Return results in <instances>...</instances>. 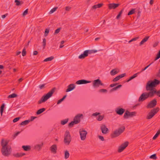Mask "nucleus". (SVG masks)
<instances>
[{"label":"nucleus","instance_id":"obj_16","mask_svg":"<svg viewBox=\"0 0 160 160\" xmlns=\"http://www.w3.org/2000/svg\"><path fill=\"white\" fill-rule=\"evenodd\" d=\"M125 111V109L122 108H118L116 110V113L119 115H122Z\"/></svg>","mask_w":160,"mask_h":160},{"label":"nucleus","instance_id":"obj_46","mask_svg":"<svg viewBox=\"0 0 160 160\" xmlns=\"http://www.w3.org/2000/svg\"><path fill=\"white\" fill-rule=\"evenodd\" d=\"M153 62H152L151 63H150L149 64L148 66L145 67L144 68L142 69L141 70V71L140 72L141 73L143 72V71L145 70L146 69L149 67L152 63Z\"/></svg>","mask_w":160,"mask_h":160},{"label":"nucleus","instance_id":"obj_31","mask_svg":"<svg viewBox=\"0 0 160 160\" xmlns=\"http://www.w3.org/2000/svg\"><path fill=\"white\" fill-rule=\"evenodd\" d=\"M18 95L17 94L13 93L8 96V98H11L16 97Z\"/></svg>","mask_w":160,"mask_h":160},{"label":"nucleus","instance_id":"obj_19","mask_svg":"<svg viewBox=\"0 0 160 160\" xmlns=\"http://www.w3.org/2000/svg\"><path fill=\"white\" fill-rule=\"evenodd\" d=\"M57 149V146L56 144L53 145L50 148V149L51 152L54 154L56 153Z\"/></svg>","mask_w":160,"mask_h":160},{"label":"nucleus","instance_id":"obj_12","mask_svg":"<svg viewBox=\"0 0 160 160\" xmlns=\"http://www.w3.org/2000/svg\"><path fill=\"white\" fill-rule=\"evenodd\" d=\"M157 104V101L156 99H154L151 101L147 106L148 108H153L156 106Z\"/></svg>","mask_w":160,"mask_h":160},{"label":"nucleus","instance_id":"obj_47","mask_svg":"<svg viewBox=\"0 0 160 160\" xmlns=\"http://www.w3.org/2000/svg\"><path fill=\"white\" fill-rule=\"evenodd\" d=\"M26 49L24 48L22 51V55L23 56H24L26 55Z\"/></svg>","mask_w":160,"mask_h":160},{"label":"nucleus","instance_id":"obj_28","mask_svg":"<svg viewBox=\"0 0 160 160\" xmlns=\"http://www.w3.org/2000/svg\"><path fill=\"white\" fill-rule=\"evenodd\" d=\"M69 156V153L67 150L65 151L64 153V158L66 159H68Z\"/></svg>","mask_w":160,"mask_h":160},{"label":"nucleus","instance_id":"obj_11","mask_svg":"<svg viewBox=\"0 0 160 160\" xmlns=\"http://www.w3.org/2000/svg\"><path fill=\"white\" fill-rule=\"evenodd\" d=\"M103 83H102L99 79L94 80L92 83V86L94 88L98 87L100 85L103 86Z\"/></svg>","mask_w":160,"mask_h":160},{"label":"nucleus","instance_id":"obj_13","mask_svg":"<svg viewBox=\"0 0 160 160\" xmlns=\"http://www.w3.org/2000/svg\"><path fill=\"white\" fill-rule=\"evenodd\" d=\"M91 82V81H88L82 79L80 80L77 81L76 83L77 84H82L89 83Z\"/></svg>","mask_w":160,"mask_h":160},{"label":"nucleus","instance_id":"obj_38","mask_svg":"<svg viewBox=\"0 0 160 160\" xmlns=\"http://www.w3.org/2000/svg\"><path fill=\"white\" fill-rule=\"evenodd\" d=\"M4 106H5L4 104H3L1 107L0 113L1 114V116L2 115V114L3 111V109H4Z\"/></svg>","mask_w":160,"mask_h":160},{"label":"nucleus","instance_id":"obj_49","mask_svg":"<svg viewBox=\"0 0 160 160\" xmlns=\"http://www.w3.org/2000/svg\"><path fill=\"white\" fill-rule=\"evenodd\" d=\"M138 38H139L138 37L134 38L132 39H131L128 42H129V43H130V42H132L136 40L137 39H138Z\"/></svg>","mask_w":160,"mask_h":160},{"label":"nucleus","instance_id":"obj_18","mask_svg":"<svg viewBox=\"0 0 160 160\" xmlns=\"http://www.w3.org/2000/svg\"><path fill=\"white\" fill-rule=\"evenodd\" d=\"M102 132L103 134H106L108 130V129L106 127L104 124L102 125L101 126Z\"/></svg>","mask_w":160,"mask_h":160},{"label":"nucleus","instance_id":"obj_33","mask_svg":"<svg viewBox=\"0 0 160 160\" xmlns=\"http://www.w3.org/2000/svg\"><path fill=\"white\" fill-rule=\"evenodd\" d=\"M118 73L115 69H113L111 70L110 72L111 75L112 76Z\"/></svg>","mask_w":160,"mask_h":160},{"label":"nucleus","instance_id":"obj_48","mask_svg":"<svg viewBox=\"0 0 160 160\" xmlns=\"http://www.w3.org/2000/svg\"><path fill=\"white\" fill-rule=\"evenodd\" d=\"M150 158L156 159L157 158V157L156 154H153L151 155L150 157Z\"/></svg>","mask_w":160,"mask_h":160},{"label":"nucleus","instance_id":"obj_52","mask_svg":"<svg viewBox=\"0 0 160 160\" xmlns=\"http://www.w3.org/2000/svg\"><path fill=\"white\" fill-rule=\"evenodd\" d=\"M46 39L45 38H44L43 39V47L44 48L45 47L46 45Z\"/></svg>","mask_w":160,"mask_h":160},{"label":"nucleus","instance_id":"obj_2","mask_svg":"<svg viewBox=\"0 0 160 160\" xmlns=\"http://www.w3.org/2000/svg\"><path fill=\"white\" fill-rule=\"evenodd\" d=\"M55 89L56 88H53L46 94L43 96L40 100L38 101V104H40L42 102H46L47 100L52 96L53 94L55 91Z\"/></svg>","mask_w":160,"mask_h":160},{"label":"nucleus","instance_id":"obj_64","mask_svg":"<svg viewBox=\"0 0 160 160\" xmlns=\"http://www.w3.org/2000/svg\"><path fill=\"white\" fill-rule=\"evenodd\" d=\"M156 76L158 77H160V69H159L158 72L157 73Z\"/></svg>","mask_w":160,"mask_h":160},{"label":"nucleus","instance_id":"obj_9","mask_svg":"<svg viewBox=\"0 0 160 160\" xmlns=\"http://www.w3.org/2000/svg\"><path fill=\"white\" fill-rule=\"evenodd\" d=\"M79 132L81 140H84L86 139L87 132L85 130L80 129Z\"/></svg>","mask_w":160,"mask_h":160},{"label":"nucleus","instance_id":"obj_21","mask_svg":"<svg viewBox=\"0 0 160 160\" xmlns=\"http://www.w3.org/2000/svg\"><path fill=\"white\" fill-rule=\"evenodd\" d=\"M43 145V142H42L40 144H36L35 146V148L37 150L39 151L41 149Z\"/></svg>","mask_w":160,"mask_h":160},{"label":"nucleus","instance_id":"obj_44","mask_svg":"<svg viewBox=\"0 0 160 160\" xmlns=\"http://www.w3.org/2000/svg\"><path fill=\"white\" fill-rule=\"evenodd\" d=\"M122 11H123V10H122L121 11L119 12V14L116 17V18L117 19H118L119 18L121 17V16L122 13Z\"/></svg>","mask_w":160,"mask_h":160},{"label":"nucleus","instance_id":"obj_35","mask_svg":"<svg viewBox=\"0 0 160 160\" xmlns=\"http://www.w3.org/2000/svg\"><path fill=\"white\" fill-rule=\"evenodd\" d=\"M15 2L16 3V5L17 6H19L23 3L22 2H20L19 0H15Z\"/></svg>","mask_w":160,"mask_h":160},{"label":"nucleus","instance_id":"obj_4","mask_svg":"<svg viewBox=\"0 0 160 160\" xmlns=\"http://www.w3.org/2000/svg\"><path fill=\"white\" fill-rule=\"evenodd\" d=\"M125 129V127H122L115 130L111 134V138H114L118 137L124 131Z\"/></svg>","mask_w":160,"mask_h":160},{"label":"nucleus","instance_id":"obj_53","mask_svg":"<svg viewBox=\"0 0 160 160\" xmlns=\"http://www.w3.org/2000/svg\"><path fill=\"white\" fill-rule=\"evenodd\" d=\"M20 119V118H19V117H18V118H15L13 120V122H17Z\"/></svg>","mask_w":160,"mask_h":160},{"label":"nucleus","instance_id":"obj_26","mask_svg":"<svg viewBox=\"0 0 160 160\" xmlns=\"http://www.w3.org/2000/svg\"><path fill=\"white\" fill-rule=\"evenodd\" d=\"M30 121V120H25L23 122H21L20 125H27Z\"/></svg>","mask_w":160,"mask_h":160},{"label":"nucleus","instance_id":"obj_41","mask_svg":"<svg viewBox=\"0 0 160 160\" xmlns=\"http://www.w3.org/2000/svg\"><path fill=\"white\" fill-rule=\"evenodd\" d=\"M104 118V116L101 115H99L97 118V119L98 121H101Z\"/></svg>","mask_w":160,"mask_h":160},{"label":"nucleus","instance_id":"obj_43","mask_svg":"<svg viewBox=\"0 0 160 160\" xmlns=\"http://www.w3.org/2000/svg\"><path fill=\"white\" fill-rule=\"evenodd\" d=\"M46 85V83H44L43 84L40 85L39 86V88L40 89H44L45 88V86Z\"/></svg>","mask_w":160,"mask_h":160},{"label":"nucleus","instance_id":"obj_61","mask_svg":"<svg viewBox=\"0 0 160 160\" xmlns=\"http://www.w3.org/2000/svg\"><path fill=\"white\" fill-rule=\"evenodd\" d=\"M156 92H158V93H156V94L159 97H160V90H158L157 91L156 90Z\"/></svg>","mask_w":160,"mask_h":160},{"label":"nucleus","instance_id":"obj_20","mask_svg":"<svg viewBox=\"0 0 160 160\" xmlns=\"http://www.w3.org/2000/svg\"><path fill=\"white\" fill-rule=\"evenodd\" d=\"M82 116V114H78L74 117L73 121H77L78 122V123H79L80 121V118Z\"/></svg>","mask_w":160,"mask_h":160},{"label":"nucleus","instance_id":"obj_32","mask_svg":"<svg viewBox=\"0 0 160 160\" xmlns=\"http://www.w3.org/2000/svg\"><path fill=\"white\" fill-rule=\"evenodd\" d=\"M160 134V129H159L158 132H157L156 134L154 136L153 138V139L155 140V139L159 136V135Z\"/></svg>","mask_w":160,"mask_h":160},{"label":"nucleus","instance_id":"obj_42","mask_svg":"<svg viewBox=\"0 0 160 160\" xmlns=\"http://www.w3.org/2000/svg\"><path fill=\"white\" fill-rule=\"evenodd\" d=\"M49 32V29L47 28L45 29V33H44V36L45 37L47 36Z\"/></svg>","mask_w":160,"mask_h":160},{"label":"nucleus","instance_id":"obj_34","mask_svg":"<svg viewBox=\"0 0 160 160\" xmlns=\"http://www.w3.org/2000/svg\"><path fill=\"white\" fill-rule=\"evenodd\" d=\"M66 96H67V95H65L62 98H61V99L58 100L57 102V104H60V103H61L65 98Z\"/></svg>","mask_w":160,"mask_h":160},{"label":"nucleus","instance_id":"obj_15","mask_svg":"<svg viewBox=\"0 0 160 160\" xmlns=\"http://www.w3.org/2000/svg\"><path fill=\"white\" fill-rule=\"evenodd\" d=\"M119 4L118 3H110L108 5V8L109 9H114L118 7Z\"/></svg>","mask_w":160,"mask_h":160},{"label":"nucleus","instance_id":"obj_3","mask_svg":"<svg viewBox=\"0 0 160 160\" xmlns=\"http://www.w3.org/2000/svg\"><path fill=\"white\" fill-rule=\"evenodd\" d=\"M160 81L158 79H155L153 80H149L147 83L146 88H154L159 84Z\"/></svg>","mask_w":160,"mask_h":160},{"label":"nucleus","instance_id":"obj_45","mask_svg":"<svg viewBox=\"0 0 160 160\" xmlns=\"http://www.w3.org/2000/svg\"><path fill=\"white\" fill-rule=\"evenodd\" d=\"M99 92H100L105 93L107 92V90L104 89H101L99 90Z\"/></svg>","mask_w":160,"mask_h":160},{"label":"nucleus","instance_id":"obj_7","mask_svg":"<svg viewBox=\"0 0 160 160\" xmlns=\"http://www.w3.org/2000/svg\"><path fill=\"white\" fill-rule=\"evenodd\" d=\"M136 112H130L128 111L127 110L124 115L123 118L125 119L128 118L129 117H132L136 116Z\"/></svg>","mask_w":160,"mask_h":160},{"label":"nucleus","instance_id":"obj_54","mask_svg":"<svg viewBox=\"0 0 160 160\" xmlns=\"http://www.w3.org/2000/svg\"><path fill=\"white\" fill-rule=\"evenodd\" d=\"M141 73V72H138L137 73L135 74H134L132 76L133 77V78H134L136 77L138 75V74H139L140 73Z\"/></svg>","mask_w":160,"mask_h":160},{"label":"nucleus","instance_id":"obj_58","mask_svg":"<svg viewBox=\"0 0 160 160\" xmlns=\"http://www.w3.org/2000/svg\"><path fill=\"white\" fill-rule=\"evenodd\" d=\"M119 80V79H118V78L117 76L113 79V82H116V81H118V80Z\"/></svg>","mask_w":160,"mask_h":160},{"label":"nucleus","instance_id":"obj_30","mask_svg":"<svg viewBox=\"0 0 160 160\" xmlns=\"http://www.w3.org/2000/svg\"><path fill=\"white\" fill-rule=\"evenodd\" d=\"M54 58L53 56H51L50 57L46 59H45L43 61L44 62H48V61H51L54 59Z\"/></svg>","mask_w":160,"mask_h":160},{"label":"nucleus","instance_id":"obj_23","mask_svg":"<svg viewBox=\"0 0 160 160\" xmlns=\"http://www.w3.org/2000/svg\"><path fill=\"white\" fill-rule=\"evenodd\" d=\"M8 144V142L6 141H4L3 139L2 140L1 142V145L2 146V148H7L8 147L7 146Z\"/></svg>","mask_w":160,"mask_h":160},{"label":"nucleus","instance_id":"obj_8","mask_svg":"<svg viewBox=\"0 0 160 160\" xmlns=\"http://www.w3.org/2000/svg\"><path fill=\"white\" fill-rule=\"evenodd\" d=\"M10 148H9L8 147L7 148H2L1 151L2 155L5 156H8L10 153Z\"/></svg>","mask_w":160,"mask_h":160},{"label":"nucleus","instance_id":"obj_39","mask_svg":"<svg viewBox=\"0 0 160 160\" xmlns=\"http://www.w3.org/2000/svg\"><path fill=\"white\" fill-rule=\"evenodd\" d=\"M68 119H65L61 121V124L62 125H64L65 124H66V123H67V122H68Z\"/></svg>","mask_w":160,"mask_h":160},{"label":"nucleus","instance_id":"obj_10","mask_svg":"<svg viewBox=\"0 0 160 160\" xmlns=\"http://www.w3.org/2000/svg\"><path fill=\"white\" fill-rule=\"evenodd\" d=\"M128 142H126L122 144L120 146L118 147V152H122L128 145Z\"/></svg>","mask_w":160,"mask_h":160},{"label":"nucleus","instance_id":"obj_25","mask_svg":"<svg viewBox=\"0 0 160 160\" xmlns=\"http://www.w3.org/2000/svg\"><path fill=\"white\" fill-rule=\"evenodd\" d=\"M78 123V122L76 121H73L71 122L70 123L68 124V126L69 127H72L74 124H76Z\"/></svg>","mask_w":160,"mask_h":160},{"label":"nucleus","instance_id":"obj_29","mask_svg":"<svg viewBox=\"0 0 160 160\" xmlns=\"http://www.w3.org/2000/svg\"><path fill=\"white\" fill-rule=\"evenodd\" d=\"M46 109L45 108H42L38 110L37 112V114L38 115H39L43 112Z\"/></svg>","mask_w":160,"mask_h":160},{"label":"nucleus","instance_id":"obj_36","mask_svg":"<svg viewBox=\"0 0 160 160\" xmlns=\"http://www.w3.org/2000/svg\"><path fill=\"white\" fill-rule=\"evenodd\" d=\"M160 58V50L159 51L157 54L156 55V57L155 58L154 61H155Z\"/></svg>","mask_w":160,"mask_h":160},{"label":"nucleus","instance_id":"obj_62","mask_svg":"<svg viewBox=\"0 0 160 160\" xmlns=\"http://www.w3.org/2000/svg\"><path fill=\"white\" fill-rule=\"evenodd\" d=\"M38 54V52L37 51H35L33 52V55H36Z\"/></svg>","mask_w":160,"mask_h":160},{"label":"nucleus","instance_id":"obj_37","mask_svg":"<svg viewBox=\"0 0 160 160\" xmlns=\"http://www.w3.org/2000/svg\"><path fill=\"white\" fill-rule=\"evenodd\" d=\"M135 12V9H132L128 13V15H130L134 14Z\"/></svg>","mask_w":160,"mask_h":160},{"label":"nucleus","instance_id":"obj_51","mask_svg":"<svg viewBox=\"0 0 160 160\" xmlns=\"http://www.w3.org/2000/svg\"><path fill=\"white\" fill-rule=\"evenodd\" d=\"M28 9H27L24 12H23V13L22 14V15L23 16H24L28 14Z\"/></svg>","mask_w":160,"mask_h":160},{"label":"nucleus","instance_id":"obj_59","mask_svg":"<svg viewBox=\"0 0 160 160\" xmlns=\"http://www.w3.org/2000/svg\"><path fill=\"white\" fill-rule=\"evenodd\" d=\"M122 86V85H119L118 86L115 87V89L116 90H117L118 88H121Z\"/></svg>","mask_w":160,"mask_h":160},{"label":"nucleus","instance_id":"obj_56","mask_svg":"<svg viewBox=\"0 0 160 160\" xmlns=\"http://www.w3.org/2000/svg\"><path fill=\"white\" fill-rule=\"evenodd\" d=\"M98 138L101 141H104V140L103 137L101 136H98Z\"/></svg>","mask_w":160,"mask_h":160},{"label":"nucleus","instance_id":"obj_6","mask_svg":"<svg viewBox=\"0 0 160 160\" xmlns=\"http://www.w3.org/2000/svg\"><path fill=\"white\" fill-rule=\"evenodd\" d=\"M159 108H157L152 110L147 116V119H149L152 118L159 111Z\"/></svg>","mask_w":160,"mask_h":160},{"label":"nucleus","instance_id":"obj_17","mask_svg":"<svg viewBox=\"0 0 160 160\" xmlns=\"http://www.w3.org/2000/svg\"><path fill=\"white\" fill-rule=\"evenodd\" d=\"M75 85L74 84H71L68 87V88L66 90V92H69L72 91L75 88Z\"/></svg>","mask_w":160,"mask_h":160},{"label":"nucleus","instance_id":"obj_63","mask_svg":"<svg viewBox=\"0 0 160 160\" xmlns=\"http://www.w3.org/2000/svg\"><path fill=\"white\" fill-rule=\"evenodd\" d=\"M8 15V13L2 16V18H5Z\"/></svg>","mask_w":160,"mask_h":160},{"label":"nucleus","instance_id":"obj_14","mask_svg":"<svg viewBox=\"0 0 160 160\" xmlns=\"http://www.w3.org/2000/svg\"><path fill=\"white\" fill-rule=\"evenodd\" d=\"M88 50L84 51L83 53L82 54L78 56V58L80 59H83L88 56Z\"/></svg>","mask_w":160,"mask_h":160},{"label":"nucleus","instance_id":"obj_22","mask_svg":"<svg viewBox=\"0 0 160 160\" xmlns=\"http://www.w3.org/2000/svg\"><path fill=\"white\" fill-rule=\"evenodd\" d=\"M149 38V36H147L145 37L139 43V45L141 46L143 44L144 42H147Z\"/></svg>","mask_w":160,"mask_h":160},{"label":"nucleus","instance_id":"obj_57","mask_svg":"<svg viewBox=\"0 0 160 160\" xmlns=\"http://www.w3.org/2000/svg\"><path fill=\"white\" fill-rule=\"evenodd\" d=\"M158 43L159 42H156L153 44V47L154 48L156 47L158 45Z\"/></svg>","mask_w":160,"mask_h":160},{"label":"nucleus","instance_id":"obj_50","mask_svg":"<svg viewBox=\"0 0 160 160\" xmlns=\"http://www.w3.org/2000/svg\"><path fill=\"white\" fill-rule=\"evenodd\" d=\"M61 29V28H58L55 31V32H54V34H57L58 33L60 32Z\"/></svg>","mask_w":160,"mask_h":160},{"label":"nucleus","instance_id":"obj_27","mask_svg":"<svg viewBox=\"0 0 160 160\" xmlns=\"http://www.w3.org/2000/svg\"><path fill=\"white\" fill-rule=\"evenodd\" d=\"M22 148L25 151H28L30 150L31 147L29 146H22Z\"/></svg>","mask_w":160,"mask_h":160},{"label":"nucleus","instance_id":"obj_1","mask_svg":"<svg viewBox=\"0 0 160 160\" xmlns=\"http://www.w3.org/2000/svg\"><path fill=\"white\" fill-rule=\"evenodd\" d=\"M147 91H149L148 92H144L142 93L138 99L139 102H142L144 100L146 99L149 97H153L156 93H158V92H156V88H146Z\"/></svg>","mask_w":160,"mask_h":160},{"label":"nucleus","instance_id":"obj_5","mask_svg":"<svg viewBox=\"0 0 160 160\" xmlns=\"http://www.w3.org/2000/svg\"><path fill=\"white\" fill-rule=\"evenodd\" d=\"M71 141V138L68 131H66L64 134V142L66 145H69Z\"/></svg>","mask_w":160,"mask_h":160},{"label":"nucleus","instance_id":"obj_60","mask_svg":"<svg viewBox=\"0 0 160 160\" xmlns=\"http://www.w3.org/2000/svg\"><path fill=\"white\" fill-rule=\"evenodd\" d=\"M71 8V7L67 6L65 8V10L67 11H69L70 10Z\"/></svg>","mask_w":160,"mask_h":160},{"label":"nucleus","instance_id":"obj_40","mask_svg":"<svg viewBox=\"0 0 160 160\" xmlns=\"http://www.w3.org/2000/svg\"><path fill=\"white\" fill-rule=\"evenodd\" d=\"M58 8L57 7L54 8L51 10V11L49 12V13L50 14L53 13L57 10Z\"/></svg>","mask_w":160,"mask_h":160},{"label":"nucleus","instance_id":"obj_55","mask_svg":"<svg viewBox=\"0 0 160 160\" xmlns=\"http://www.w3.org/2000/svg\"><path fill=\"white\" fill-rule=\"evenodd\" d=\"M100 114V113L99 112H95L94 113H93L92 114V116H96L98 115H99Z\"/></svg>","mask_w":160,"mask_h":160},{"label":"nucleus","instance_id":"obj_24","mask_svg":"<svg viewBox=\"0 0 160 160\" xmlns=\"http://www.w3.org/2000/svg\"><path fill=\"white\" fill-rule=\"evenodd\" d=\"M103 5V4L102 3H99L98 4L94 5L92 8V9H96L98 8H100L102 7Z\"/></svg>","mask_w":160,"mask_h":160}]
</instances>
